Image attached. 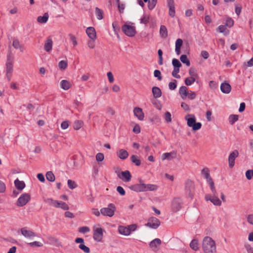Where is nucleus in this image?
Returning <instances> with one entry per match:
<instances>
[{"mask_svg": "<svg viewBox=\"0 0 253 253\" xmlns=\"http://www.w3.org/2000/svg\"><path fill=\"white\" fill-rule=\"evenodd\" d=\"M202 249L204 253H216L215 243L211 237L209 236L204 238Z\"/></svg>", "mask_w": 253, "mask_h": 253, "instance_id": "1", "label": "nucleus"}, {"mask_svg": "<svg viewBox=\"0 0 253 253\" xmlns=\"http://www.w3.org/2000/svg\"><path fill=\"white\" fill-rule=\"evenodd\" d=\"M195 192V185L194 182L190 180H187L185 183V192L190 198L193 197Z\"/></svg>", "mask_w": 253, "mask_h": 253, "instance_id": "2", "label": "nucleus"}, {"mask_svg": "<svg viewBox=\"0 0 253 253\" xmlns=\"http://www.w3.org/2000/svg\"><path fill=\"white\" fill-rule=\"evenodd\" d=\"M183 201L180 198H174L171 202V209L173 212L179 211L182 206Z\"/></svg>", "mask_w": 253, "mask_h": 253, "instance_id": "3", "label": "nucleus"}, {"mask_svg": "<svg viewBox=\"0 0 253 253\" xmlns=\"http://www.w3.org/2000/svg\"><path fill=\"white\" fill-rule=\"evenodd\" d=\"M116 207L113 204H109L107 208H103L100 210L101 213L104 216L112 217L114 215Z\"/></svg>", "mask_w": 253, "mask_h": 253, "instance_id": "4", "label": "nucleus"}, {"mask_svg": "<svg viewBox=\"0 0 253 253\" xmlns=\"http://www.w3.org/2000/svg\"><path fill=\"white\" fill-rule=\"evenodd\" d=\"M122 30L126 36L130 37H134L136 34L135 27L127 24H124L122 27Z\"/></svg>", "mask_w": 253, "mask_h": 253, "instance_id": "5", "label": "nucleus"}, {"mask_svg": "<svg viewBox=\"0 0 253 253\" xmlns=\"http://www.w3.org/2000/svg\"><path fill=\"white\" fill-rule=\"evenodd\" d=\"M31 196L28 193H23L18 199L16 205L18 207H23L30 201Z\"/></svg>", "mask_w": 253, "mask_h": 253, "instance_id": "6", "label": "nucleus"}, {"mask_svg": "<svg viewBox=\"0 0 253 253\" xmlns=\"http://www.w3.org/2000/svg\"><path fill=\"white\" fill-rule=\"evenodd\" d=\"M160 221L156 217L152 216L148 220V222L145 224V226L153 229H157L160 225Z\"/></svg>", "mask_w": 253, "mask_h": 253, "instance_id": "7", "label": "nucleus"}, {"mask_svg": "<svg viewBox=\"0 0 253 253\" xmlns=\"http://www.w3.org/2000/svg\"><path fill=\"white\" fill-rule=\"evenodd\" d=\"M139 183L138 184L131 185L130 187V189L137 192L146 191L145 184L144 183L143 181L141 179H139Z\"/></svg>", "mask_w": 253, "mask_h": 253, "instance_id": "8", "label": "nucleus"}, {"mask_svg": "<svg viewBox=\"0 0 253 253\" xmlns=\"http://www.w3.org/2000/svg\"><path fill=\"white\" fill-rule=\"evenodd\" d=\"M205 198L207 201H210L215 206H220L221 204V202L218 198L216 193H213L212 196L209 195H206Z\"/></svg>", "mask_w": 253, "mask_h": 253, "instance_id": "9", "label": "nucleus"}, {"mask_svg": "<svg viewBox=\"0 0 253 253\" xmlns=\"http://www.w3.org/2000/svg\"><path fill=\"white\" fill-rule=\"evenodd\" d=\"M103 230L101 228L98 227L94 229L93 239L97 242H100L103 238Z\"/></svg>", "mask_w": 253, "mask_h": 253, "instance_id": "10", "label": "nucleus"}, {"mask_svg": "<svg viewBox=\"0 0 253 253\" xmlns=\"http://www.w3.org/2000/svg\"><path fill=\"white\" fill-rule=\"evenodd\" d=\"M21 233L23 236L27 238H32L36 236L35 232L32 230H28L26 227L22 228Z\"/></svg>", "mask_w": 253, "mask_h": 253, "instance_id": "11", "label": "nucleus"}, {"mask_svg": "<svg viewBox=\"0 0 253 253\" xmlns=\"http://www.w3.org/2000/svg\"><path fill=\"white\" fill-rule=\"evenodd\" d=\"M49 244L52 245L55 247H62L61 243L56 237L48 235L47 237Z\"/></svg>", "mask_w": 253, "mask_h": 253, "instance_id": "12", "label": "nucleus"}, {"mask_svg": "<svg viewBox=\"0 0 253 253\" xmlns=\"http://www.w3.org/2000/svg\"><path fill=\"white\" fill-rule=\"evenodd\" d=\"M167 4L169 8V16L171 17H174L175 13L174 0H168Z\"/></svg>", "mask_w": 253, "mask_h": 253, "instance_id": "13", "label": "nucleus"}, {"mask_svg": "<svg viewBox=\"0 0 253 253\" xmlns=\"http://www.w3.org/2000/svg\"><path fill=\"white\" fill-rule=\"evenodd\" d=\"M238 152L237 150H234L231 153L228 157L229 166L232 168L234 165L235 159L238 156Z\"/></svg>", "mask_w": 253, "mask_h": 253, "instance_id": "14", "label": "nucleus"}, {"mask_svg": "<svg viewBox=\"0 0 253 253\" xmlns=\"http://www.w3.org/2000/svg\"><path fill=\"white\" fill-rule=\"evenodd\" d=\"M84 163V159L82 155L74 156V164L75 167H80Z\"/></svg>", "mask_w": 253, "mask_h": 253, "instance_id": "15", "label": "nucleus"}, {"mask_svg": "<svg viewBox=\"0 0 253 253\" xmlns=\"http://www.w3.org/2000/svg\"><path fill=\"white\" fill-rule=\"evenodd\" d=\"M185 119L187 121V124L188 126L192 127L196 122V117L193 114H187L185 117Z\"/></svg>", "mask_w": 253, "mask_h": 253, "instance_id": "16", "label": "nucleus"}, {"mask_svg": "<svg viewBox=\"0 0 253 253\" xmlns=\"http://www.w3.org/2000/svg\"><path fill=\"white\" fill-rule=\"evenodd\" d=\"M86 33L88 36V37L93 40L95 41L96 39V34L95 29L92 27H89L87 28L86 30Z\"/></svg>", "mask_w": 253, "mask_h": 253, "instance_id": "17", "label": "nucleus"}, {"mask_svg": "<svg viewBox=\"0 0 253 253\" xmlns=\"http://www.w3.org/2000/svg\"><path fill=\"white\" fill-rule=\"evenodd\" d=\"M13 63H6V76L9 81L13 72Z\"/></svg>", "mask_w": 253, "mask_h": 253, "instance_id": "18", "label": "nucleus"}, {"mask_svg": "<svg viewBox=\"0 0 253 253\" xmlns=\"http://www.w3.org/2000/svg\"><path fill=\"white\" fill-rule=\"evenodd\" d=\"M134 115L139 120H143L144 117V113L142 109L139 107H135L133 110Z\"/></svg>", "mask_w": 253, "mask_h": 253, "instance_id": "19", "label": "nucleus"}, {"mask_svg": "<svg viewBox=\"0 0 253 253\" xmlns=\"http://www.w3.org/2000/svg\"><path fill=\"white\" fill-rule=\"evenodd\" d=\"M53 42L51 38L49 37L46 40L44 44V50L48 52H49L52 48Z\"/></svg>", "mask_w": 253, "mask_h": 253, "instance_id": "20", "label": "nucleus"}, {"mask_svg": "<svg viewBox=\"0 0 253 253\" xmlns=\"http://www.w3.org/2000/svg\"><path fill=\"white\" fill-rule=\"evenodd\" d=\"M161 243L162 241L160 239L156 238L150 243L149 246L153 251H156L158 246H160Z\"/></svg>", "mask_w": 253, "mask_h": 253, "instance_id": "21", "label": "nucleus"}, {"mask_svg": "<svg viewBox=\"0 0 253 253\" xmlns=\"http://www.w3.org/2000/svg\"><path fill=\"white\" fill-rule=\"evenodd\" d=\"M221 91L224 93H229L231 90V85L226 82L221 84L220 86Z\"/></svg>", "mask_w": 253, "mask_h": 253, "instance_id": "22", "label": "nucleus"}, {"mask_svg": "<svg viewBox=\"0 0 253 253\" xmlns=\"http://www.w3.org/2000/svg\"><path fill=\"white\" fill-rule=\"evenodd\" d=\"M12 45L15 49H19L21 52H23L25 48L23 45L20 43L17 39H14L13 40Z\"/></svg>", "mask_w": 253, "mask_h": 253, "instance_id": "23", "label": "nucleus"}, {"mask_svg": "<svg viewBox=\"0 0 253 253\" xmlns=\"http://www.w3.org/2000/svg\"><path fill=\"white\" fill-rule=\"evenodd\" d=\"M207 182L209 184L212 193H216V191L214 186V182L210 175H205Z\"/></svg>", "mask_w": 253, "mask_h": 253, "instance_id": "24", "label": "nucleus"}, {"mask_svg": "<svg viewBox=\"0 0 253 253\" xmlns=\"http://www.w3.org/2000/svg\"><path fill=\"white\" fill-rule=\"evenodd\" d=\"M176 153L175 151H172L170 153H165L162 155L163 160H170L176 157Z\"/></svg>", "mask_w": 253, "mask_h": 253, "instance_id": "25", "label": "nucleus"}, {"mask_svg": "<svg viewBox=\"0 0 253 253\" xmlns=\"http://www.w3.org/2000/svg\"><path fill=\"white\" fill-rule=\"evenodd\" d=\"M118 231L120 234L125 236H128L130 234V229L127 227L119 226Z\"/></svg>", "mask_w": 253, "mask_h": 253, "instance_id": "26", "label": "nucleus"}, {"mask_svg": "<svg viewBox=\"0 0 253 253\" xmlns=\"http://www.w3.org/2000/svg\"><path fill=\"white\" fill-rule=\"evenodd\" d=\"M183 44V41L181 39H178L175 42V51L177 55L180 54V49Z\"/></svg>", "mask_w": 253, "mask_h": 253, "instance_id": "27", "label": "nucleus"}, {"mask_svg": "<svg viewBox=\"0 0 253 253\" xmlns=\"http://www.w3.org/2000/svg\"><path fill=\"white\" fill-rule=\"evenodd\" d=\"M14 184L18 190L21 191L25 187V184L24 181H20L16 179L14 181Z\"/></svg>", "mask_w": 253, "mask_h": 253, "instance_id": "28", "label": "nucleus"}, {"mask_svg": "<svg viewBox=\"0 0 253 253\" xmlns=\"http://www.w3.org/2000/svg\"><path fill=\"white\" fill-rule=\"evenodd\" d=\"M117 156L122 160L126 159L128 156V153L124 149H120L117 153Z\"/></svg>", "mask_w": 253, "mask_h": 253, "instance_id": "29", "label": "nucleus"}, {"mask_svg": "<svg viewBox=\"0 0 253 253\" xmlns=\"http://www.w3.org/2000/svg\"><path fill=\"white\" fill-rule=\"evenodd\" d=\"M179 93L182 99H185L188 94L187 88L185 86H181L179 89Z\"/></svg>", "mask_w": 253, "mask_h": 253, "instance_id": "30", "label": "nucleus"}, {"mask_svg": "<svg viewBox=\"0 0 253 253\" xmlns=\"http://www.w3.org/2000/svg\"><path fill=\"white\" fill-rule=\"evenodd\" d=\"M44 202L48 204L50 206H52L56 208H59L60 207V204L59 201L54 200L51 198H47L44 200Z\"/></svg>", "mask_w": 253, "mask_h": 253, "instance_id": "31", "label": "nucleus"}, {"mask_svg": "<svg viewBox=\"0 0 253 253\" xmlns=\"http://www.w3.org/2000/svg\"><path fill=\"white\" fill-rule=\"evenodd\" d=\"M154 97L155 98H159L162 95V91L160 88L157 86H154L152 89Z\"/></svg>", "mask_w": 253, "mask_h": 253, "instance_id": "32", "label": "nucleus"}, {"mask_svg": "<svg viewBox=\"0 0 253 253\" xmlns=\"http://www.w3.org/2000/svg\"><path fill=\"white\" fill-rule=\"evenodd\" d=\"M49 18V15L47 12L44 13L42 16H40L37 18V21L40 23H45Z\"/></svg>", "mask_w": 253, "mask_h": 253, "instance_id": "33", "label": "nucleus"}, {"mask_svg": "<svg viewBox=\"0 0 253 253\" xmlns=\"http://www.w3.org/2000/svg\"><path fill=\"white\" fill-rule=\"evenodd\" d=\"M160 35L162 38H166L168 37V30L166 27L161 25L160 29Z\"/></svg>", "mask_w": 253, "mask_h": 253, "instance_id": "34", "label": "nucleus"}, {"mask_svg": "<svg viewBox=\"0 0 253 253\" xmlns=\"http://www.w3.org/2000/svg\"><path fill=\"white\" fill-rule=\"evenodd\" d=\"M60 85L61 88L64 90H68L71 87V84L67 80H63L61 81Z\"/></svg>", "mask_w": 253, "mask_h": 253, "instance_id": "35", "label": "nucleus"}, {"mask_svg": "<svg viewBox=\"0 0 253 253\" xmlns=\"http://www.w3.org/2000/svg\"><path fill=\"white\" fill-rule=\"evenodd\" d=\"M130 159L131 162L134 163L136 166H139L141 165V161L139 159L137 156L133 155L130 157Z\"/></svg>", "mask_w": 253, "mask_h": 253, "instance_id": "36", "label": "nucleus"}, {"mask_svg": "<svg viewBox=\"0 0 253 253\" xmlns=\"http://www.w3.org/2000/svg\"><path fill=\"white\" fill-rule=\"evenodd\" d=\"M190 248L193 250L196 251L199 249V244L198 241L196 239H193L192 240L190 244Z\"/></svg>", "mask_w": 253, "mask_h": 253, "instance_id": "37", "label": "nucleus"}, {"mask_svg": "<svg viewBox=\"0 0 253 253\" xmlns=\"http://www.w3.org/2000/svg\"><path fill=\"white\" fill-rule=\"evenodd\" d=\"M218 31L220 33H223L224 36H228L229 34V31L227 29L226 26L220 25L218 27Z\"/></svg>", "mask_w": 253, "mask_h": 253, "instance_id": "38", "label": "nucleus"}, {"mask_svg": "<svg viewBox=\"0 0 253 253\" xmlns=\"http://www.w3.org/2000/svg\"><path fill=\"white\" fill-rule=\"evenodd\" d=\"M180 61L188 67L190 66V62L188 59L187 55L185 54L181 55L180 57Z\"/></svg>", "mask_w": 253, "mask_h": 253, "instance_id": "39", "label": "nucleus"}, {"mask_svg": "<svg viewBox=\"0 0 253 253\" xmlns=\"http://www.w3.org/2000/svg\"><path fill=\"white\" fill-rule=\"evenodd\" d=\"M95 14L98 20H101L103 18V11L97 7L95 8Z\"/></svg>", "mask_w": 253, "mask_h": 253, "instance_id": "40", "label": "nucleus"}, {"mask_svg": "<svg viewBox=\"0 0 253 253\" xmlns=\"http://www.w3.org/2000/svg\"><path fill=\"white\" fill-rule=\"evenodd\" d=\"M141 24H147L149 22L150 16L149 15L144 14L142 17L140 19Z\"/></svg>", "mask_w": 253, "mask_h": 253, "instance_id": "41", "label": "nucleus"}, {"mask_svg": "<svg viewBox=\"0 0 253 253\" xmlns=\"http://www.w3.org/2000/svg\"><path fill=\"white\" fill-rule=\"evenodd\" d=\"M146 191H155L158 189V186L156 185L151 184H145Z\"/></svg>", "mask_w": 253, "mask_h": 253, "instance_id": "42", "label": "nucleus"}, {"mask_svg": "<svg viewBox=\"0 0 253 253\" xmlns=\"http://www.w3.org/2000/svg\"><path fill=\"white\" fill-rule=\"evenodd\" d=\"M83 122L82 121H76L74 124V128L75 130H79L83 126Z\"/></svg>", "mask_w": 253, "mask_h": 253, "instance_id": "43", "label": "nucleus"}, {"mask_svg": "<svg viewBox=\"0 0 253 253\" xmlns=\"http://www.w3.org/2000/svg\"><path fill=\"white\" fill-rule=\"evenodd\" d=\"M237 115H231L229 117V122L231 125H233L238 120Z\"/></svg>", "mask_w": 253, "mask_h": 253, "instance_id": "44", "label": "nucleus"}, {"mask_svg": "<svg viewBox=\"0 0 253 253\" xmlns=\"http://www.w3.org/2000/svg\"><path fill=\"white\" fill-rule=\"evenodd\" d=\"M119 178L125 182H128L130 180L131 175H118Z\"/></svg>", "mask_w": 253, "mask_h": 253, "instance_id": "45", "label": "nucleus"}, {"mask_svg": "<svg viewBox=\"0 0 253 253\" xmlns=\"http://www.w3.org/2000/svg\"><path fill=\"white\" fill-rule=\"evenodd\" d=\"M196 81V78L188 77L185 79L184 82L186 85H190Z\"/></svg>", "mask_w": 253, "mask_h": 253, "instance_id": "46", "label": "nucleus"}, {"mask_svg": "<svg viewBox=\"0 0 253 253\" xmlns=\"http://www.w3.org/2000/svg\"><path fill=\"white\" fill-rule=\"evenodd\" d=\"M68 66L67 61L66 60H61L59 62V68L61 70H65L67 68Z\"/></svg>", "mask_w": 253, "mask_h": 253, "instance_id": "47", "label": "nucleus"}, {"mask_svg": "<svg viewBox=\"0 0 253 253\" xmlns=\"http://www.w3.org/2000/svg\"><path fill=\"white\" fill-rule=\"evenodd\" d=\"M6 63H14V57L11 52L7 54V59Z\"/></svg>", "mask_w": 253, "mask_h": 253, "instance_id": "48", "label": "nucleus"}, {"mask_svg": "<svg viewBox=\"0 0 253 253\" xmlns=\"http://www.w3.org/2000/svg\"><path fill=\"white\" fill-rule=\"evenodd\" d=\"M79 248L85 253H90V249L88 247L86 246L84 244H80L79 246Z\"/></svg>", "mask_w": 253, "mask_h": 253, "instance_id": "49", "label": "nucleus"}, {"mask_svg": "<svg viewBox=\"0 0 253 253\" xmlns=\"http://www.w3.org/2000/svg\"><path fill=\"white\" fill-rule=\"evenodd\" d=\"M172 64L174 67V69H175V68L179 69V68L181 66V64L180 63L178 59H175V58H174L172 59Z\"/></svg>", "mask_w": 253, "mask_h": 253, "instance_id": "50", "label": "nucleus"}, {"mask_svg": "<svg viewBox=\"0 0 253 253\" xmlns=\"http://www.w3.org/2000/svg\"><path fill=\"white\" fill-rule=\"evenodd\" d=\"M148 8L150 10L153 9L157 3V0H148Z\"/></svg>", "mask_w": 253, "mask_h": 253, "instance_id": "51", "label": "nucleus"}, {"mask_svg": "<svg viewBox=\"0 0 253 253\" xmlns=\"http://www.w3.org/2000/svg\"><path fill=\"white\" fill-rule=\"evenodd\" d=\"M189 75L191 76L190 77L196 78L198 77V74L196 72V70L194 68H190V69L189 70Z\"/></svg>", "mask_w": 253, "mask_h": 253, "instance_id": "52", "label": "nucleus"}, {"mask_svg": "<svg viewBox=\"0 0 253 253\" xmlns=\"http://www.w3.org/2000/svg\"><path fill=\"white\" fill-rule=\"evenodd\" d=\"M68 186L69 187V188L73 189L77 187V184L75 181L69 179L68 180Z\"/></svg>", "mask_w": 253, "mask_h": 253, "instance_id": "53", "label": "nucleus"}, {"mask_svg": "<svg viewBox=\"0 0 253 253\" xmlns=\"http://www.w3.org/2000/svg\"><path fill=\"white\" fill-rule=\"evenodd\" d=\"M164 118H165V121L167 123H170L171 122V114L169 112H167L165 114Z\"/></svg>", "mask_w": 253, "mask_h": 253, "instance_id": "54", "label": "nucleus"}, {"mask_svg": "<svg viewBox=\"0 0 253 253\" xmlns=\"http://www.w3.org/2000/svg\"><path fill=\"white\" fill-rule=\"evenodd\" d=\"M71 42H72L73 46L75 47L77 45L78 42L76 40V38L75 36L72 34H69V35Z\"/></svg>", "mask_w": 253, "mask_h": 253, "instance_id": "55", "label": "nucleus"}, {"mask_svg": "<svg viewBox=\"0 0 253 253\" xmlns=\"http://www.w3.org/2000/svg\"><path fill=\"white\" fill-rule=\"evenodd\" d=\"M202 127V124L201 123H196L195 122L193 126H192V129L194 131H196L200 129Z\"/></svg>", "mask_w": 253, "mask_h": 253, "instance_id": "56", "label": "nucleus"}, {"mask_svg": "<svg viewBox=\"0 0 253 253\" xmlns=\"http://www.w3.org/2000/svg\"><path fill=\"white\" fill-rule=\"evenodd\" d=\"M29 245H30L31 247H41L43 246V244L38 241H35L33 242H31L28 244Z\"/></svg>", "mask_w": 253, "mask_h": 253, "instance_id": "57", "label": "nucleus"}, {"mask_svg": "<svg viewBox=\"0 0 253 253\" xmlns=\"http://www.w3.org/2000/svg\"><path fill=\"white\" fill-rule=\"evenodd\" d=\"M177 81L175 80H174V82H170L169 84V89L170 90H174L176 88L177 86Z\"/></svg>", "mask_w": 253, "mask_h": 253, "instance_id": "58", "label": "nucleus"}, {"mask_svg": "<svg viewBox=\"0 0 253 253\" xmlns=\"http://www.w3.org/2000/svg\"><path fill=\"white\" fill-rule=\"evenodd\" d=\"M154 76L155 77L157 78L159 81H161L162 80L161 72L158 70L154 71Z\"/></svg>", "mask_w": 253, "mask_h": 253, "instance_id": "59", "label": "nucleus"}, {"mask_svg": "<svg viewBox=\"0 0 253 253\" xmlns=\"http://www.w3.org/2000/svg\"><path fill=\"white\" fill-rule=\"evenodd\" d=\"M179 72V69H178V68L174 69L172 72V76L177 79L180 78V76L178 74Z\"/></svg>", "mask_w": 253, "mask_h": 253, "instance_id": "60", "label": "nucleus"}, {"mask_svg": "<svg viewBox=\"0 0 253 253\" xmlns=\"http://www.w3.org/2000/svg\"><path fill=\"white\" fill-rule=\"evenodd\" d=\"M244 247L248 253H253V247L251 245L247 243L245 244Z\"/></svg>", "mask_w": 253, "mask_h": 253, "instance_id": "61", "label": "nucleus"}, {"mask_svg": "<svg viewBox=\"0 0 253 253\" xmlns=\"http://www.w3.org/2000/svg\"><path fill=\"white\" fill-rule=\"evenodd\" d=\"M225 24L226 26L230 28L233 26L234 21L231 18H228L226 20Z\"/></svg>", "mask_w": 253, "mask_h": 253, "instance_id": "62", "label": "nucleus"}, {"mask_svg": "<svg viewBox=\"0 0 253 253\" xmlns=\"http://www.w3.org/2000/svg\"><path fill=\"white\" fill-rule=\"evenodd\" d=\"M104 157L103 153H98L96 155V160L98 162H101L104 160Z\"/></svg>", "mask_w": 253, "mask_h": 253, "instance_id": "63", "label": "nucleus"}, {"mask_svg": "<svg viewBox=\"0 0 253 253\" xmlns=\"http://www.w3.org/2000/svg\"><path fill=\"white\" fill-rule=\"evenodd\" d=\"M79 232L82 233H85L89 231V228L87 226H83L79 228Z\"/></svg>", "mask_w": 253, "mask_h": 253, "instance_id": "64", "label": "nucleus"}]
</instances>
